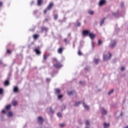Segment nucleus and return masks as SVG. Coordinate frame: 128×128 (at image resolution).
<instances>
[{"mask_svg":"<svg viewBox=\"0 0 128 128\" xmlns=\"http://www.w3.org/2000/svg\"><path fill=\"white\" fill-rule=\"evenodd\" d=\"M53 60L54 66V68H62V65L60 64V62L58 61V60H56V58H54Z\"/></svg>","mask_w":128,"mask_h":128,"instance_id":"nucleus-1","label":"nucleus"},{"mask_svg":"<svg viewBox=\"0 0 128 128\" xmlns=\"http://www.w3.org/2000/svg\"><path fill=\"white\" fill-rule=\"evenodd\" d=\"M44 122V120L42 116H38V122L39 124H42Z\"/></svg>","mask_w":128,"mask_h":128,"instance_id":"nucleus-2","label":"nucleus"},{"mask_svg":"<svg viewBox=\"0 0 128 128\" xmlns=\"http://www.w3.org/2000/svg\"><path fill=\"white\" fill-rule=\"evenodd\" d=\"M108 57L106 55L104 56V60H110V58H112V54L110 53H108Z\"/></svg>","mask_w":128,"mask_h":128,"instance_id":"nucleus-3","label":"nucleus"},{"mask_svg":"<svg viewBox=\"0 0 128 128\" xmlns=\"http://www.w3.org/2000/svg\"><path fill=\"white\" fill-rule=\"evenodd\" d=\"M90 31L88 30H84L82 31V35L84 36H90Z\"/></svg>","mask_w":128,"mask_h":128,"instance_id":"nucleus-4","label":"nucleus"},{"mask_svg":"<svg viewBox=\"0 0 128 128\" xmlns=\"http://www.w3.org/2000/svg\"><path fill=\"white\" fill-rule=\"evenodd\" d=\"M54 6V3L50 2L48 4V6H47V10H52V8Z\"/></svg>","mask_w":128,"mask_h":128,"instance_id":"nucleus-5","label":"nucleus"},{"mask_svg":"<svg viewBox=\"0 0 128 128\" xmlns=\"http://www.w3.org/2000/svg\"><path fill=\"white\" fill-rule=\"evenodd\" d=\"M88 36L91 38V40H94L96 38V35L92 33H90Z\"/></svg>","mask_w":128,"mask_h":128,"instance_id":"nucleus-6","label":"nucleus"},{"mask_svg":"<svg viewBox=\"0 0 128 128\" xmlns=\"http://www.w3.org/2000/svg\"><path fill=\"white\" fill-rule=\"evenodd\" d=\"M106 4V0H101L99 2V6H103V4Z\"/></svg>","mask_w":128,"mask_h":128,"instance_id":"nucleus-7","label":"nucleus"},{"mask_svg":"<svg viewBox=\"0 0 128 128\" xmlns=\"http://www.w3.org/2000/svg\"><path fill=\"white\" fill-rule=\"evenodd\" d=\"M116 42H114L110 46V48H114V46H116Z\"/></svg>","mask_w":128,"mask_h":128,"instance_id":"nucleus-8","label":"nucleus"},{"mask_svg":"<svg viewBox=\"0 0 128 128\" xmlns=\"http://www.w3.org/2000/svg\"><path fill=\"white\" fill-rule=\"evenodd\" d=\"M101 112L102 114H106L107 112L106 110H104V108H101Z\"/></svg>","mask_w":128,"mask_h":128,"instance_id":"nucleus-9","label":"nucleus"},{"mask_svg":"<svg viewBox=\"0 0 128 128\" xmlns=\"http://www.w3.org/2000/svg\"><path fill=\"white\" fill-rule=\"evenodd\" d=\"M14 92H18V88L17 86H14L13 88Z\"/></svg>","mask_w":128,"mask_h":128,"instance_id":"nucleus-10","label":"nucleus"},{"mask_svg":"<svg viewBox=\"0 0 128 128\" xmlns=\"http://www.w3.org/2000/svg\"><path fill=\"white\" fill-rule=\"evenodd\" d=\"M62 50H64V48H60L58 50V54H62Z\"/></svg>","mask_w":128,"mask_h":128,"instance_id":"nucleus-11","label":"nucleus"},{"mask_svg":"<svg viewBox=\"0 0 128 128\" xmlns=\"http://www.w3.org/2000/svg\"><path fill=\"white\" fill-rule=\"evenodd\" d=\"M110 127V124H106V122H104V128H108Z\"/></svg>","mask_w":128,"mask_h":128,"instance_id":"nucleus-12","label":"nucleus"},{"mask_svg":"<svg viewBox=\"0 0 128 128\" xmlns=\"http://www.w3.org/2000/svg\"><path fill=\"white\" fill-rule=\"evenodd\" d=\"M42 0H38V2H37L38 6H42Z\"/></svg>","mask_w":128,"mask_h":128,"instance_id":"nucleus-13","label":"nucleus"},{"mask_svg":"<svg viewBox=\"0 0 128 128\" xmlns=\"http://www.w3.org/2000/svg\"><path fill=\"white\" fill-rule=\"evenodd\" d=\"M12 104H13L14 106H16L18 104V102H16V100H14L13 101H12Z\"/></svg>","mask_w":128,"mask_h":128,"instance_id":"nucleus-14","label":"nucleus"},{"mask_svg":"<svg viewBox=\"0 0 128 128\" xmlns=\"http://www.w3.org/2000/svg\"><path fill=\"white\" fill-rule=\"evenodd\" d=\"M10 104L7 105L5 108L6 110H10Z\"/></svg>","mask_w":128,"mask_h":128,"instance_id":"nucleus-15","label":"nucleus"},{"mask_svg":"<svg viewBox=\"0 0 128 128\" xmlns=\"http://www.w3.org/2000/svg\"><path fill=\"white\" fill-rule=\"evenodd\" d=\"M34 50L36 54H40V52L38 49H35Z\"/></svg>","mask_w":128,"mask_h":128,"instance_id":"nucleus-16","label":"nucleus"},{"mask_svg":"<svg viewBox=\"0 0 128 128\" xmlns=\"http://www.w3.org/2000/svg\"><path fill=\"white\" fill-rule=\"evenodd\" d=\"M48 28L46 27H42V32H46L48 30Z\"/></svg>","mask_w":128,"mask_h":128,"instance_id":"nucleus-17","label":"nucleus"},{"mask_svg":"<svg viewBox=\"0 0 128 128\" xmlns=\"http://www.w3.org/2000/svg\"><path fill=\"white\" fill-rule=\"evenodd\" d=\"M4 86H8L10 84V82L8 80H6L4 83Z\"/></svg>","mask_w":128,"mask_h":128,"instance_id":"nucleus-18","label":"nucleus"},{"mask_svg":"<svg viewBox=\"0 0 128 128\" xmlns=\"http://www.w3.org/2000/svg\"><path fill=\"white\" fill-rule=\"evenodd\" d=\"M106 20V18H104V19L102 20L101 21L100 23V26H102V24H104V20Z\"/></svg>","mask_w":128,"mask_h":128,"instance_id":"nucleus-19","label":"nucleus"},{"mask_svg":"<svg viewBox=\"0 0 128 128\" xmlns=\"http://www.w3.org/2000/svg\"><path fill=\"white\" fill-rule=\"evenodd\" d=\"M8 116L9 118L12 116V112H9L8 114Z\"/></svg>","mask_w":128,"mask_h":128,"instance_id":"nucleus-20","label":"nucleus"},{"mask_svg":"<svg viewBox=\"0 0 128 128\" xmlns=\"http://www.w3.org/2000/svg\"><path fill=\"white\" fill-rule=\"evenodd\" d=\"M47 58H48V55H46V54H44V55L43 56V59L44 60H46Z\"/></svg>","mask_w":128,"mask_h":128,"instance_id":"nucleus-21","label":"nucleus"},{"mask_svg":"<svg viewBox=\"0 0 128 128\" xmlns=\"http://www.w3.org/2000/svg\"><path fill=\"white\" fill-rule=\"evenodd\" d=\"M60 89L57 88L55 90L56 94H60Z\"/></svg>","mask_w":128,"mask_h":128,"instance_id":"nucleus-22","label":"nucleus"},{"mask_svg":"<svg viewBox=\"0 0 128 128\" xmlns=\"http://www.w3.org/2000/svg\"><path fill=\"white\" fill-rule=\"evenodd\" d=\"M74 92L73 91H70L68 92V96H72V94H74Z\"/></svg>","mask_w":128,"mask_h":128,"instance_id":"nucleus-23","label":"nucleus"},{"mask_svg":"<svg viewBox=\"0 0 128 128\" xmlns=\"http://www.w3.org/2000/svg\"><path fill=\"white\" fill-rule=\"evenodd\" d=\"M33 38H34V40H36V38H38V34H34L33 36Z\"/></svg>","mask_w":128,"mask_h":128,"instance_id":"nucleus-24","label":"nucleus"},{"mask_svg":"<svg viewBox=\"0 0 128 128\" xmlns=\"http://www.w3.org/2000/svg\"><path fill=\"white\" fill-rule=\"evenodd\" d=\"M94 62H95V64H98V62H100V60L98 59H95L94 60Z\"/></svg>","mask_w":128,"mask_h":128,"instance_id":"nucleus-25","label":"nucleus"},{"mask_svg":"<svg viewBox=\"0 0 128 128\" xmlns=\"http://www.w3.org/2000/svg\"><path fill=\"white\" fill-rule=\"evenodd\" d=\"M84 108H86V110H88L89 108L88 106L86 105V104H84Z\"/></svg>","mask_w":128,"mask_h":128,"instance_id":"nucleus-26","label":"nucleus"},{"mask_svg":"<svg viewBox=\"0 0 128 128\" xmlns=\"http://www.w3.org/2000/svg\"><path fill=\"white\" fill-rule=\"evenodd\" d=\"M4 94V90H2V88H0V94L2 96Z\"/></svg>","mask_w":128,"mask_h":128,"instance_id":"nucleus-27","label":"nucleus"},{"mask_svg":"<svg viewBox=\"0 0 128 128\" xmlns=\"http://www.w3.org/2000/svg\"><path fill=\"white\" fill-rule=\"evenodd\" d=\"M114 92V90H111L108 92V94L110 96V94H112Z\"/></svg>","mask_w":128,"mask_h":128,"instance_id":"nucleus-28","label":"nucleus"},{"mask_svg":"<svg viewBox=\"0 0 128 128\" xmlns=\"http://www.w3.org/2000/svg\"><path fill=\"white\" fill-rule=\"evenodd\" d=\"M88 12V14H91V15H92V14H94V11H92V10H89V11Z\"/></svg>","mask_w":128,"mask_h":128,"instance_id":"nucleus-29","label":"nucleus"},{"mask_svg":"<svg viewBox=\"0 0 128 128\" xmlns=\"http://www.w3.org/2000/svg\"><path fill=\"white\" fill-rule=\"evenodd\" d=\"M85 124L86 126H88V124H90V122L88 120H86V121Z\"/></svg>","mask_w":128,"mask_h":128,"instance_id":"nucleus-30","label":"nucleus"},{"mask_svg":"<svg viewBox=\"0 0 128 128\" xmlns=\"http://www.w3.org/2000/svg\"><path fill=\"white\" fill-rule=\"evenodd\" d=\"M57 116L58 118H62V114H60V112H58Z\"/></svg>","mask_w":128,"mask_h":128,"instance_id":"nucleus-31","label":"nucleus"},{"mask_svg":"<svg viewBox=\"0 0 128 128\" xmlns=\"http://www.w3.org/2000/svg\"><path fill=\"white\" fill-rule=\"evenodd\" d=\"M59 126L60 128H62L63 126H64V124H59Z\"/></svg>","mask_w":128,"mask_h":128,"instance_id":"nucleus-32","label":"nucleus"},{"mask_svg":"<svg viewBox=\"0 0 128 128\" xmlns=\"http://www.w3.org/2000/svg\"><path fill=\"white\" fill-rule=\"evenodd\" d=\"M102 44V40H98V46H100V44Z\"/></svg>","mask_w":128,"mask_h":128,"instance_id":"nucleus-33","label":"nucleus"},{"mask_svg":"<svg viewBox=\"0 0 128 128\" xmlns=\"http://www.w3.org/2000/svg\"><path fill=\"white\" fill-rule=\"evenodd\" d=\"M6 53L7 54H12V51L10 50H7Z\"/></svg>","mask_w":128,"mask_h":128,"instance_id":"nucleus-34","label":"nucleus"},{"mask_svg":"<svg viewBox=\"0 0 128 128\" xmlns=\"http://www.w3.org/2000/svg\"><path fill=\"white\" fill-rule=\"evenodd\" d=\"M78 56H82V52L80 50H78Z\"/></svg>","mask_w":128,"mask_h":128,"instance_id":"nucleus-35","label":"nucleus"},{"mask_svg":"<svg viewBox=\"0 0 128 128\" xmlns=\"http://www.w3.org/2000/svg\"><path fill=\"white\" fill-rule=\"evenodd\" d=\"M62 98V95H58V100H60L61 98Z\"/></svg>","mask_w":128,"mask_h":128,"instance_id":"nucleus-36","label":"nucleus"},{"mask_svg":"<svg viewBox=\"0 0 128 128\" xmlns=\"http://www.w3.org/2000/svg\"><path fill=\"white\" fill-rule=\"evenodd\" d=\"M46 82H50V78H47L46 79Z\"/></svg>","mask_w":128,"mask_h":128,"instance_id":"nucleus-37","label":"nucleus"},{"mask_svg":"<svg viewBox=\"0 0 128 128\" xmlns=\"http://www.w3.org/2000/svg\"><path fill=\"white\" fill-rule=\"evenodd\" d=\"M58 15H54V20H58Z\"/></svg>","mask_w":128,"mask_h":128,"instance_id":"nucleus-38","label":"nucleus"},{"mask_svg":"<svg viewBox=\"0 0 128 128\" xmlns=\"http://www.w3.org/2000/svg\"><path fill=\"white\" fill-rule=\"evenodd\" d=\"M50 112L52 114H54V110H52V108H50Z\"/></svg>","mask_w":128,"mask_h":128,"instance_id":"nucleus-39","label":"nucleus"},{"mask_svg":"<svg viewBox=\"0 0 128 128\" xmlns=\"http://www.w3.org/2000/svg\"><path fill=\"white\" fill-rule=\"evenodd\" d=\"M80 104V102H78V103L75 104L74 106H78V104Z\"/></svg>","mask_w":128,"mask_h":128,"instance_id":"nucleus-40","label":"nucleus"},{"mask_svg":"<svg viewBox=\"0 0 128 128\" xmlns=\"http://www.w3.org/2000/svg\"><path fill=\"white\" fill-rule=\"evenodd\" d=\"M64 42H66V44L68 43V40L66 38H65L64 40Z\"/></svg>","mask_w":128,"mask_h":128,"instance_id":"nucleus-41","label":"nucleus"},{"mask_svg":"<svg viewBox=\"0 0 128 128\" xmlns=\"http://www.w3.org/2000/svg\"><path fill=\"white\" fill-rule=\"evenodd\" d=\"M121 70L122 72L124 70V66L121 67Z\"/></svg>","mask_w":128,"mask_h":128,"instance_id":"nucleus-42","label":"nucleus"},{"mask_svg":"<svg viewBox=\"0 0 128 128\" xmlns=\"http://www.w3.org/2000/svg\"><path fill=\"white\" fill-rule=\"evenodd\" d=\"M77 26H80V22H78L77 24Z\"/></svg>","mask_w":128,"mask_h":128,"instance_id":"nucleus-43","label":"nucleus"},{"mask_svg":"<svg viewBox=\"0 0 128 128\" xmlns=\"http://www.w3.org/2000/svg\"><path fill=\"white\" fill-rule=\"evenodd\" d=\"M2 114H6V110H2Z\"/></svg>","mask_w":128,"mask_h":128,"instance_id":"nucleus-44","label":"nucleus"},{"mask_svg":"<svg viewBox=\"0 0 128 128\" xmlns=\"http://www.w3.org/2000/svg\"><path fill=\"white\" fill-rule=\"evenodd\" d=\"M46 12H48V9L44 10V14H46Z\"/></svg>","mask_w":128,"mask_h":128,"instance_id":"nucleus-45","label":"nucleus"},{"mask_svg":"<svg viewBox=\"0 0 128 128\" xmlns=\"http://www.w3.org/2000/svg\"><path fill=\"white\" fill-rule=\"evenodd\" d=\"M44 22H48V18H46L44 20Z\"/></svg>","mask_w":128,"mask_h":128,"instance_id":"nucleus-46","label":"nucleus"},{"mask_svg":"<svg viewBox=\"0 0 128 128\" xmlns=\"http://www.w3.org/2000/svg\"><path fill=\"white\" fill-rule=\"evenodd\" d=\"M2 6V2H0V6Z\"/></svg>","mask_w":128,"mask_h":128,"instance_id":"nucleus-47","label":"nucleus"},{"mask_svg":"<svg viewBox=\"0 0 128 128\" xmlns=\"http://www.w3.org/2000/svg\"><path fill=\"white\" fill-rule=\"evenodd\" d=\"M68 36H70V34H68Z\"/></svg>","mask_w":128,"mask_h":128,"instance_id":"nucleus-48","label":"nucleus"},{"mask_svg":"<svg viewBox=\"0 0 128 128\" xmlns=\"http://www.w3.org/2000/svg\"><path fill=\"white\" fill-rule=\"evenodd\" d=\"M34 2H32V4H34Z\"/></svg>","mask_w":128,"mask_h":128,"instance_id":"nucleus-49","label":"nucleus"},{"mask_svg":"<svg viewBox=\"0 0 128 128\" xmlns=\"http://www.w3.org/2000/svg\"><path fill=\"white\" fill-rule=\"evenodd\" d=\"M124 128H128V126L124 127Z\"/></svg>","mask_w":128,"mask_h":128,"instance_id":"nucleus-50","label":"nucleus"},{"mask_svg":"<svg viewBox=\"0 0 128 128\" xmlns=\"http://www.w3.org/2000/svg\"><path fill=\"white\" fill-rule=\"evenodd\" d=\"M92 45H94V42H92Z\"/></svg>","mask_w":128,"mask_h":128,"instance_id":"nucleus-51","label":"nucleus"},{"mask_svg":"<svg viewBox=\"0 0 128 128\" xmlns=\"http://www.w3.org/2000/svg\"><path fill=\"white\" fill-rule=\"evenodd\" d=\"M64 108H66V106H64Z\"/></svg>","mask_w":128,"mask_h":128,"instance_id":"nucleus-52","label":"nucleus"},{"mask_svg":"<svg viewBox=\"0 0 128 128\" xmlns=\"http://www.w3.org/2000/svg\"><path fill=\"white\" fill-rule=\"evenodd\" d=\"M80 84H81V83H82V82H80Z\"/></svg>","mask_w":128,"mask_h":128,"instance_id":"nucleus-53","label":"nucleus"}]
</instances>
